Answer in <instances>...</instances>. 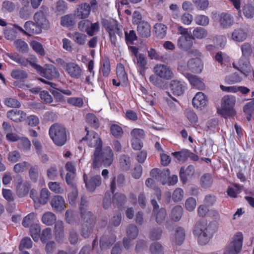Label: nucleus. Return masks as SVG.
<instances>
[{"label":"nucleus","instance_id":"nucleus-1","mask_svg":"<svg viewBox=\"0 0 254 254\" xmlns=\"http://www.w3.org/2000/svg\"><path fill=\"white\" fill-rule=\"evenodd\" d=\"M217 229L215 223H207L205 220H202L196 222L193 228V233L197 236L198 243L204 245L209 242Z\"/></svg>","mask_w":254,"mask_h":254},{"label":"nucleus","instance_id":"nucleus-2","mask_svg":"<svg viewBox=\"0 0 254 254\" xmlns=\"http://www.w3.org/2000/svg\"><path fill=\"white\" fill-rule=\"evenodd\" d=\"M92 167L94 169L99 168L103 164L105 167L110 166L114 160V153L112 149L106 146L103 149L95 150L92 156Z\"/></svg>","mask_w":254,"mask_h":254},{"label":"nucleus","instance_id":"nucleus-3","mask_svg":"<svg viewBox=\"0 0 254 254\" xmlns=\"http://www.w3.org/2000/svg\"><path fill=\"white\" fill-rule=\"evenodd\" d=\"M49 135L56 145L61 146L66 142L69 132L64 126L54 124L50 127Z\"/></svg>","mask_w":254,"mask_h":254},{"label":"nucleus","instance_id":"nucleus-4","mask_svg":"<svg viewBox=\"0 0 254 254\" xmlns=\"http://www.w3.org/2000/svg\"><path fill=\"white\" fill-rule=\"evenodd\" d=\"M235 102L234 96H224L222 99L221 108L218 110V113L225 118L234 116L235 114L234 110Z\"/></svg>","mask_w":254,"mask_h":254},{"label":"nucleus","instance_id":"nucleus-5","mask_svg":"<svg viewBox=\"0 0 254 254\" xmlns=\"http://www.w3.org/2000/svg\"><path fill=\"white\" fill-rule=\"evenodd\" d=\"M81 218V235L84 238H88L93 232L95 217L93 214H87Z\"/></svg>","mask_w":254,"mask_h":254},{"label":"nucleus","instance_id":"nucleus-6","mask_svg":"<svg viewBox=\"0 0 254 254\" xmlns=\"http://www.w3.org/2000/svg\"><path fill=\"white\" fill-rule=\"evenodd\" d=\"M243 234L237 233L232 239L231 242L225 248L223 254H238L242 249Z\"/></svg>","mask_w":254,"mask_h":254},{"label":"nucleus","instance_id":"nucleus-7","mask_svg":"<svg viewBox=\"0 0 254 254\" xmlns=\"http://www.w3.org/2000/svg\"><path fill=\"white\" fill-rule=\"evenodd\" d=\"M103 25L109 33L111 43L115 46L118 37L120 38L123 37L122 31L115 22H111L108 20H104Z\"/></svg>","mask_w":254,"mask_h":254},{"label":"nucleus","instance_id":"nucleus-8","mask_svg":"<svg viewBox=\"0 0 254 254\" xmlns=\"http://www.w3.org/2000/svg\"><path fill=\"white\" fill-rule=\"evenodd\" d=\"M14 186L16 193L19 197L27 195L31 188L30 184L28 182H23L22 177L18 175L14 178Z\"/></svg>","mask_w":254,"mask_h":254},{"label":"nucleus","instance_id":"nucleus-9","mask_svg":"<svg viewBox=\"0 0 254 254\" xmlns=\"http://www.w3.org/2000/svg\"><path fill=\"white\" fill-rule=\"evenodd\" d=\"M153 70L156 75L164 80H170L174 77V74L170 67L164 64H156Z\"/></svg>","mask_w":254,"mask_h":254},{"label":"nucleus","instance_id":"nucleus-10","mask_svg":"<svg viewBox=\"0 0 254 254\" xmlns=\"http://www.w3.org/2000/svg\"><path fill=\"white\" fill-rule=\"evenodd\" d=\"M86 135L83 137L81 141H87V144L90 147H95V150L102 148V142L98 134L94 131L89 132L88 128H85Z\"/></svg>","mask_w":254,"mask_h":254},{"label":"nucleus","instance_id":"nucleus-11","mask_svg":"<svg viewBox=\"0 0 254 254\" xmlns=\"http://www.w3.org/2000/svg\"><path fill=\"white\" fill-rule=\"evenodd\" d=\"M39 74L50 80L57 78L59 76V73L56 68L52 64H46L45 67H42V69L38 70Z\"/></svg>","mask_w":254,"mask_h":254},{"label":"nucleus","instance_id":"nucleus-12","mask_svg":"<svg viewBox=\"0 0 254 254\" xmlns=\"http://www.w3.org/2000/svg\"><path fill=\"white\" fill-rule=\"evenodd\" d=\"M83 180L87 189L91 192L94 191L96 187L100 186L101 184V177L99 175H95L88 179L87 176L84 174Z\"/></svg>","mask_w":254,"mask_h":254},{"label":"nucleus","instance_id":"nucleus-13","mask_svg":"<svg viewBox=\"0 0 254 254\" xmlns=\"http://www.w3.org/2000/svg\"><path fill=\"white\" fill-rule=\"evenodd\" d=\"M220 26L223 29H226L232 26L234 22L233 15L227 12H222L218 15Z\"/></svg>","mask_w":254,"mask_h":254},{"label":"nucleus","instance_id":"nucleus-14","mask_svg":"<svg viewBox=\"0 0 254 254\" xmlns=\"http://www.w3.org/2000/svg\"><path fill=\"white\" fill-rule=\"evenodd\" d=\"M234 66L241 71L246 77H247L251 72L252 69L248 58L241 57L238 62V66Z\"/></svg>","mask_w":254,"mask_h":254},{"label":"nucleus","instance_id":"nucleus-15","mask_svg":"<svg viewBox=\"0 0 254 254\" xmlns=\"http://www.w3.org/2000/svg\"><path fill=\"white\" fill-rule=\"evenodd\" d=\"M90 5L87 3H84L79 5L74 11V16L79 19L87 18L90 12Z\"/></svg>","mask_w":254,"mask_h":254},{"label":"nucleus","instance_id":"nucleus-16","mask_svg":"<svg viewBox=\"0 0 254 254\" xmlns=\"http://www.w3.org/2000/svg\"><path fill=\"white\" fill-rule=\"evenodd\" d=\"M65 69L72 78L77 79L80 78L81 75L82 70L81 68L74 63L70 62L67 64Z\"/></svg>","mask_w":254,"mask_h":254},{"label":"nucleus","instance_id":"nucleus-17","mask_svg":"<svg viewBox=\"0 0 254 254\" xmlns=\"http://www.w3.org/2000/svg\"><path fill=\"white\" fill-rule=\"evenodd\" d=\"M7 117L15 122H21L25 119L26 114L21 110L13 109L6 113Z\"/></svg>","mask_w":254,"mask_h":254},{"label":"nucleus","instance_id":"nucleus-18","mask_svg":"<svg viewBox=\"0 0 254 254\" xmlns=\"http://www.w3.org/2000/svg\"><path fill=\"white\" fill-rule=\"evenodd\" d=\"M51 205L53 209L57 212H61L65 207V201L63 197L61 195L54 196L51 201Z\"/></svg>","mask_w":254,"mask_h":254},{"label":"nucleus","instance_id":"nucleus-19","mask_svg":"<svg viewBox=\"0 0 254 254\" xmlns=\"http://www.w3.org/2000/svg\"><path fill=\"white\" fill-rule=\"evenodd\" d=\"M116 237L113 234L103 235L100 240V246L101 250L109 249L116 241Z\"/></svg>","mask_w":254,"mask_h":254},{"label":"nucleus","instance_id":"nucleus-20","mask_svg":"<svg viewBox=\"0 0 254 254\" xmlns=\"http://www.w3.org/2000/svg\"><path fill=\"white\" fill-rule=\"evenodd\" d=\"M137 32L141 38H148L151 35V27L147 22L142 21L137 25Z\"/></svg>","mask_w":254,"mask_h":254},{"label":"nucleus","instance_id":"nucleus-21","mask_svg":"<svg viewBox=\"0 0 254 254\" xmlns=\"http://www.w3.org/2000/svg\"><path fill=\"white\" fill-rule=\"evenodd\" d=\"M177 45L184 50L190 49L193 45L192 38L191 36H181L178 39Z\"/></svg>","mask_w":254,"mask_h":254},{"label":"nucleus","instance_id":"nucleus-22","mask_svg":"<svg viewBox=\"0 0 254 254\" xmlns=\"http://www.w3.org/2000/svg\"><path fill=\"white\" fill-rule=\"evenodd\" d=\"M247 32L244 29L236 28L231 33V39L236 42H242L247 38Z\"/></svg>","mask_w":254,"mask_h":254},{"label":"nucleus","instance_id":"nucleus-23","mask_svg":"<svg viewBox=\"0 0 254 254\" xmlns=\"http://www.w3.org/2000/svg\"><path fill=\"white\" fill-rule=\"evenodd\" d=\"M207 102V97L202 92L196 93L192 99V104L197 108L204 107L206 105Z\"/></svg>","mask_w":254,"mask_h":254},{"label":"nucleus","instance_id":"nucleus-24","mask_svg":"<svg viewBox=\"0 0 254 254\" xmlns=\"http://www.w3.org/2000/svg\"><path fill=\"white\" fill-rule=\"evenodd\" d=\"M185 76L188 79L190 84L196 88L201 90L204 88V83L196 75L186 73Z\"/></svg>","mask_w":254,"mask_h":254},{"label":"nucleus","instance_id":"nucleus-25","mask_svg":"<svg viewBox=\"0 0 254 254\" xmlns=\"http://www.w3.org/2000/svg\"><path fill=\"white\" fill-rule=\"evenodd\" d=\"M34 19L41 28L46 29L48 27L49 22L42 11L37 12L34 16Z\"/></svg>","mask_w":254,"mask_h":254},{"label":"nucleus","instance_id":"nucleus-26","mask_svg":"<svg viewBox=\"0 0 254 254\" xmlns=\"http://www.w3.org/2000/svg\"><path fill=\"white\" fill-rule=\"evenodd\" d=\"M170 88L174 95L180 96L184 91V86L180 81L173 80L170 83Z\"/></svg>","mask_w":254,"mask_h":254},{"label":"nucleus","instance_id":"nucleus-27","mask_svg":"<svg viewBox=\"0 0 254 254\" xmlns=\"http://www.w3.org/2000/svg\"><path fill=\"white\" fill-rule=\"evenodd\" d=\"M194 173V167L192 165H189L186 169L182 167L180 171V177L183 183H186L188 177L192 176Z\"/></svg>","mask_w":254,"mask_h":254},{"label":"nucleus","instance_id":"nucleus-28","mask_svg":"<svg viewBox=\"0 0 254 254\" xmlns=\"http://www.w3.org/2000/svg\"><path fill=\"white\" fill-rule=\"evenodd\" d=\"M188 66L192 71L196 73L200 72L202 64L200 59L198 58L192 59L189 61Z\"/></svg>","mask_w":254,"mask_h":254},{"label":"nucleus","instance_id":"nucleus-29","mask_svg":"<svg viewBox=\"0 0 254 254\" xmlns=\"http://www.w3.org/2000/svg\"><path fill=\"white\" fill-rule=\"evenodd\" d=\"M167 27L160 23H156L153 27V31L156 37L163 39L166 35Z\"/></svg>","mask_w":254,"mask_h":254},{"label":"nucleus","instance_id":"nucleus-30","mask_svg":"<svg viewBox=\"0 0 254 254\" xmlns=\"http://www.w3.org/2000/svg\"><path fill=\"white\" fill-rule=\"evenodd\" d=\"M116 181H117L118 186L121 187L125 183V176L123 174H120L117 177H114L110 184V190L112 193H114L116 190Z\"/></svg>","mask_w":254,"mask_h":254},{"label":"nucleus","instance_id":"nucleus-31","mask_svg":"<svg viewBox=\"0 0 254 254\" xmlns=\"http://www.w3.org/2000/svg\"><path fill=\"white\" fill-rule=\"evenodd\" d=\"M131 162L130 158L127 155L123 154L120 157V166L123 171H127L130 169Z\"/></svg>","mask_w":254,"mask_h":254},{"label":"nucleus","instance_id":"nucleus-32","mask_svg":"<svg viewBox=\"0 0 254 254\" xmlns=\"http://www.w3.org/2000/svg\"><path fill=\"white\" fill-rule=\"evenodd\" d=\"M127 201L126 195L121 193L117 192L113 196L112 202L113 205L118 207L123 206Z\"/></svg>","mask_w":254,"mask_h":254},{"label":"nucleus","instance_id":"nucleus-33","mask_svg":"<svg viewBox=\"0 0 254 254\" xmlns=\"http://www.w3.org/2000/svg\"><path fill=\"white\" fill-rule=\"evenodd\" d=\"M208 35L207 31L204 28L201 27H197L195 28L193 31L192 34L191 35L192 39H202L205 38Z\"/></svg>","mask_w":254,"mask_h":254},{"label":"nucleus","instance_id":"nucleus-34","mask_svg":"<svg viewBox=\"0 0 254 254\" xmlns=\"http://www.w3.org/2000/svg\"><path fill=\"white\" fill-rule=\"evenodd\" d=\"M57 217L53 213L51 212H46L42 216V222L47 225L51 226L55 223Z\"/></svg>","mask_w":254,"mask_h":254},{"label":"nucleus","instance_id":"nucleus-35","mask_svg":"<svg viewBox=\"0 0 254 254\" xmlns=\"http://www.w3.org/2000/svg\"><path fill=\"white\" fill-rule=\"evenodd\" d=\"M116 73L117 77L120 82L126 83L127 81V74L125 71L124 66L122 64H117Z\"/></svg>","mask_w":254,"mask_h":254},{"label":"nucleus","instance_id":"nucleus-36","mask_svg":"<svg viewBox=\"0 0 254 254\" xmlns=\"http://www.w3.org/2000/svg\"><path fill=\"white\" fill-rule=\"evenodd\" d=\"M88 205V200L86 197L83 196L81 198L79 209L80 216H84L87 214H93V213L87 209Z\"/></svg>","mask_w":254,"mask_h":254},{"label":"nucleus","instance_id":"nucleus-37","mask_svg":"<svg viewBox=\"0 0 254 254\" xmlns=\"http://www.w3.org/2000/svg\"><path fill=\"white\" fill-rule=\"evenodd\" d=\"M51 193L47 189H42L40 192V195L37 198L38 202L41 205H44L47 203L50 197Z\"/></svg>","mask_w":254,"mask_h":254},{"label":"nucleus","instance_id":"nucleus-38","mask_svg":"<svg viewBox=\"0 0 254 254\" xmlns=\"http://www.w3.org/2000/svg\"><path fill=\"white\" fill-rule=\"evenodd\" d=\"M10 75L13 78L20 81H23L28 77L27 72L19 69L12 70L10 73Z\"/></svg>","mask_w":254,"mask_h":254},{"label":"nucleus","instance_id":"nucleus-39","mask_svg":"<svg viewBox=\"0 0 254 254\" xmlns=\"http://www.w3.org/2000/svg\"><path fill=\"white\" fill-rule=\"evenodd\" d=\"M163 230L160 227H156L152 228L149 234V238L152 241H158L161 239Z\"/></svg>","mask_w":254,"mask_h":254},{"label":"nucleus","instance_id":"nucleus-40","mask_svg":"<svg viewBox=\"0 0 254 254\" xmlns=\"http://www.w3.org/2000/svg\"><path fill=\"white\" fill-rule=\"evenodd\" d=\"M185 233L184 229L182 227H178L175 231V241L178 245H181L184 241Z\"/></svg>","mask_w":254,"mask_h":254},{"label":"nucleus","instance_id":"nucleus-41","mask_svg":"<svg viewBox=\"0 0 254 254\" xmlns=\"http://www.w3.org/2000/svg\"><path fill=\"white\" fill-rule=\"evenodd\" d=\"M74 15L67 14L61 17V24L64 27H70L74 25Z\"/></svg>","mask_w":254,"mask_h":254},{"label":"nucleus","instance_id":"nucleus-42","mask_svg":"<svg viewBox=\"0 0 254 254\" xmlns=\"http://www.w3.org/2000/svg\"><path fill=\"white\" fill-rule=\"evenodd\" d=\"M242 57L243 58H249L253 54V48L252 45L248 42L244 43L241 46Z\"/></svg>","mask_w":254,"mask_h":254},{"label":"nucleus","instance_id":"nucleus-43","mask_svg":"<svg viewBox=\"0 0 254 254\" xmlns=\"http://www.w3.org/2000/svg\"><path fill=\"white\" fill-rule=\"evenodd\" d=\"M212 183V178L210 174H203L200 178V184L202 188L206 189L209 188Z\"/></svg>","mask_w":254,"mask_h":254},{"label":"nucleus","instance_id":"nucleus-44","mask_svg":"<svg viewBox=\"0 0 254 254\" xmlns=\"http://www.w3.org/2000/svg\"><path fill=\"white\" fill-rule=\"evenodd\" d=\"M183 209L181 206H175L171 211V217L174 221H178L182 217Z\"/></svg>","mask_w":254,"mask_h":254},{"label":"nucleus","instance_id":"nucleus-45","mask_svg":"<svg viewBox=\"0 0 254 254\" xmlns=\"http://www.w3.org/2000/svg\"><path fill=\"white\" fill-rule=\"evenodd\" d=\"M86 121L91 127L94 128H97L99 127V120L93 114H87L86 116Z\"/></svg>","mask_w":254,"mask_h":254},{"label":"nucleus","instance_id":"nucleus-46","mask_svg":"<svg viewBox=\"0 0 254 254\" xmlns=\"http://www.w3.org/2000/svg\"><path fill=\"white\" fill-rule=\"evenodd\" d=\"M64 226L62 221L59 220L56 222L55 225L56 238L62 239L64 237Z\"/></svg>","mask_w":254,"mask_h":254},{"label":"nucleus","instance_id":"nucleus-47","mask_svg":"<svg viewBox=\"0 0 254 254\" xmlns=\"http://www.w3.org/2000/svg\"><path fill=\"white\" fill-rule=\"evenodd\" d=\"M151 254H164V250L163 246L159 242L152 243L149 247Z\"/></svg>","mask_w":254,"mask_h":254},{"label":"nucleus","instance_id":"nucleus-48","mask_svg":"<svg viewBox=\"0 0 254 254\" xmlns=\"http://www.w3.org/2000/svg\"><path fill=\"white\" fill-rule=\"evenodd\" d=\"M138 234V229L134 224L129 225L127 228V234L128 238L131 240L135 239Z\"/></svg>","mask_w":254,"mask_h":254},{"label":"nucleus","instance_id":"nucleus-49","mask_svg":"<svg viewBox=\"0 0 254 254\" xmlns=\"http://www.w3.org/2000/svg\"><path fill=\"white\" fill-rule=\"evenodd\" d=\"M15 8V4L10 0H5L2 3L1 10L4 12H12Z\"/></svg>","mask_w":254,"mask_h":254},{"label":"nucleus","instance_id":"nucleus-50","mask_svg":"<svg viewBox=\"0 0 254 254\" xmlns=\"http://www.w3.org/2000/svg\"><path fill=\"white\" fill-rule=\"evenodd\" d=\"M163 79L156 75L155 74L150 75L149 78V81L151 83L160 88L164 87L165 85V83Z\"/></svg>","mask_w":254,"mask_h":254},{"label":"nucleus","instance_id":"nucleus-51","mask_svg":"<svg viewBox=\"0 0 254 254\" xmlns=\"http://www.w3.org/2000/svg\"><path fill=\"white\" fill-rule=\"evenodd\" d=\"M41 231L40 227L37 224L32 225L30 228V232L31 237L35 242H38L40 238Z\"/></svg>","mask_w":254,"mask_h":254},{"label":"nucleus","instance_id":"nucleus-52","mask_svg":"<svg viewBox=\"0 0 254 254\" xmlns=\"http://www.w3.org/2000/svg\"><path fill=\"white\" fill-rule=\"evenodd\" d=\"M86 37V35L84 34L78 32L74 33L72 35V38L74 41L80 45H83L85 44Z\"/></svg>","mask_w":254,"mask_h":254},{"label":"nucleus","instance_id":"nucleus-53","mask_svg":"<svg viewBox=\"0 0 254 254\" xmlns=\"http://www.w3.org/2000/svg\"><path fill=\"white\" fill-rule=\"evenodd\" d=\"M48 186L50 190L56 193H62L64 190L61 187L60 183L56 182H50L48 183Z\"/></svg>","mask_w":254,"mask_h":254},{"label":"nucleus","instance_id":"nucleus-54","mask_svg":"<svg viewBox=\"0 0 254 254\" xmlns=\"http://www.w3.org/2000/svg\"><path fill=\"white\" fill-rule=\"evenodd\" d=\"M18 147L24 151H29L31 148V142L26 137H22L19 138L18 142Z\"/></svg>","mask_w":254,"mask_h":254},{"label":"nucleus","instance_id":"nucleus-55","mask_svg":"<svg viewBox=\"0 0 254 254\" xmlns=\"http://www.w3.org/2000/svg\"><path fill=\"white\" fill-rule=\"evenodd\" d=\"M47 177L52 180H55L58 176V171L56 165L51 166L47 170Z\"/></svg>","mask_w":254,"mask_h":254},{"label":"nucleus","instance_id":"nucleus-56","mask_svg":"<svg viewBox=\"0 0 254 254\" xmlns=\"http://www.w3.org/2000/svg\"><path fill=\"white\" fill-rule=\"evenodd\" d=\"M71 191L68 194V198L69 203L74 204L75 203L76 199L78 196V190L76 186L70 187Z\"/></svg>","mask_w":254,"mask_h":254},{"label":"nucleus","instance_id":"nucleus-57","mask_svg":"<svg viewBox=\"0 0 254 254\" xmlns=\"http://www.w3.org/2000/svg\"><path fill=\"white\" fill-rule=\"evenodd\" d=\"M68 241L71 245H74L77 243L78 234L73 228H71L68 230Z\"/></svg>","mask_w":254,"mask_h":254},{"label":"nucleus","instance_id":"nucleus-58","mask_svg":"<svg viewBox=\"0 0 254 254\" xmlns=\"http://www.w3.org/2000/svg\"><path fill=\"white\" fill-rule=\"evenodd\" d=\"M4 103L10 108H18L21 106L20 103L17 99L12 98H6Z\"/></svg>","mask_w":254,"mask_h":254},{"label":"nucleus","instance_id":"nucleus-59","mask_svg":"<svg viewBox=\"0 0 254 254\" xmlns=\"http://www.w3.org/2000/svg\"><path fill=\"white\" fill-rule=\"evenodd\" d=\"M132 139L141 140L144 137V132L143 129L134 128L130 132Z\"/></svg>","mask_w":254,"mask_h":254},{"label":"nucleus","instance_id":"nucleus-60","mask_svg":"<svg viewBox=\"0 0 254 254\" xmlns=\"http://www.w3.org/2000/svg\"><path fill=\"white\" fill-rule=\"evenodd\" d=\"M35 215L34 213H31L25 216L22 221V225L24 227H28L31 226L34 222Z\"/></svg>","mask_w":254,"mask_h":254},{"label":"nucleus","instance_id":"nucleus-61","mask_svg":"<svg viewBox=\"0 0 254 254\" xmlns=\"http://www.w3.org/2000/svg\"><path fill=\"white\" fill-rule=\"evenodd\" d=\"M29 166H30V164L28 162L23 161L15 164L13 167V170L16 173H21Z\"/></svg>","mask_w":254,"mask_h":254},{"label":"nucleus","instance_id":"nucleus-62","mask_svg":"<svg viewBox=\"0 0 254 254\" xmlns=\"http://www.w3.org/2000/svg\"><path fill=\"white\" fill-rule=\"evenodd\" d=\"M14 45L17 50L20 52L24 53L28 50V45L26 42L21 40H17L14 42Z\"/></svg>","mask_w":254,"mask_h":254},{"label":"nucleus","instance_id":"nucleus-63","mask_svg":"<svg viewBox=\"0 0 254 254\" xmlns=\"http://www.w3.org/2000/svg\"><path fill=\"white\" fill-rule=\"evenodd\" d=\"M32 246V242L30 238L25 237L20 242L19 249L22 251L24 249H30Z\"/></svg>","mask_w":254,"mask_h":254},{"label":"nucleus","instance_id":"nucleus-64","mask_svg":"<svg viewBox=\"0 0 254 254\" xmlns=\"http://www.w3.org/2000/svg\"><path fill=\"white\" fill-rule=\"evenodd\" d=\"M243 13L247 18H252L254 16V8L248 2L243 8Z\"/></svg>","mask_w":254,"mask_h":254}]
</instances>
